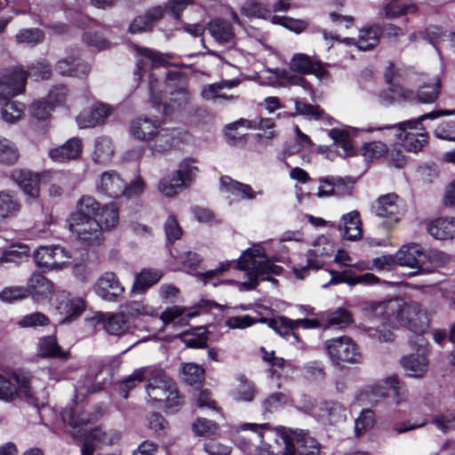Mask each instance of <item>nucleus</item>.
I'll return each instance as SVG.
<instances>
[{
    "instance_id": "7ed1b4c3",
    "label": "nucleus",
    "mask_w": 455,
    "mask_h": 455,
    "mask_svg": "<svg viewBox=\"0 0 455 455\" xmlns=\"http://www.w3.org/2000/svg\"><path fill=\"white\" fill-rule=\"evenodd\" d=\"M260 445L258 455H322L320 443L307 431L291 428H271L268 424L258 425Z\"/></svg>"
},
{
    "instance_id": "ddd939ff",
    "label": "nucleus",
    "mask_w": 455,
    "mask_h": 455,
    "mask_svg": "<svg viewBox=\"0 0 455 455\" xmlns=\"http://www.w3.org/2000/svg\"><path fill=\"white\" fill-rule=\"evenodd\" d=\"M93 291L103 300L116 302L123 296L124 287L114 272H106L98 278Z\"/></svg>"
},
{
    "instance_id": "f704fd0d",
    "label": "nucleus",
    "mask_w": 455,
    "mask_h": 455,
    "mask_svg": "<svg viewBox=\"0 0 455 455\" xmlns=\"http://www.w3.org/2000/svg\"><path fill=\"white\" fill-rule=\"evenodd\" d=\"M380 33L379 27L372 26L360 30L357 39L347 37L343 41L348 45L355 44L358 49L368 51L378 44Z\"/></svg>"
},
{
    "instance_id": "e2e57ef3",
    "label": "nucleus",
    "mask_w": 455,
    "mask_h": 455,
    "mask_svg": "<svg viewBox=\"0 0 455 455\" xmlns=\"http://www.w3.org/2000/svg\"><path fill=\"white\" fill-rule=\"evenodd\" d=\"M187 188L180 181L172 174L170 177L162 179L158 184L159 191L165 196H175L180 190Z\"/></svg>"
},
{
    "instance_id": "f03ea898",
    "label": "nucleus",
    "mask_w": 455,
    "mask_h": 455,
    "mask_svg": "<svg viewBox=\"0 0 455 455\" xmlns=\"http://www.w3.org/2000/svg\"><path fill=\"white\" fill-rule=\"evenodd\" d=\"M104 414L102 409L92 410L88 400H71L61 411L64 423L73 428L74 435L83 438L81 455H92L99 444H115L121 437L116 429L95 427L90 431L84 430L87 424L98 420Z\"/></svg>"
},
{
    "instance_id": "58836bf2",
    "label": "nucleus",
    "mask_w": 455,
    "mask_h": 455,
    "mask_svg": "<svg viewBox=\"0 0 455 455\" xmlns=\"http://www.w3.org/2000/svg\"><path fill=\"white\" fill-rule=\"evenodd\" d=\"M198 172L197 160L193 157H186L180 162L173 175L180 181V184L188 188L195 181Z\"/></svg>"
},
{
    "instance_id": "7c9ffc66",
    "label": "nucleus",
    "mask_w": 455,
    "mask_h": 455,
    "mask_svg": "<svg viewBox=\"0 0 455 455\" xmlns=\"http://www.w3.org/2000/svg\"><path fill=\"white\" fill-rule=\"evenodd\" d=\"M82 148V141L77 138H72L62 146L52 148L49 152V156L55 162H67L78 158Z\"/></svg>"
},
{
    "instance_id": "a211bd4d",
    "label": "nucleus",
    "mask_w": 455,
    "mask_h": 455,
    "mask_svg": "<svg viewBox=\"0 0 455 455\" xmlns=\"http://www.w3.org/2000/svg\"><path fill=\"white\" fill-rule=\"evenodd\" d=\"M26 290L28 297L31 296L36 301L50 299L54 291V284L48 278L38 272H35L28 278Z\"/></svg>"
},
{
    "instance_id": "423d86ee",
    "label": "nucleus",
    "mask_w": 455,
    "mask_h": 455,
    "mask_svg": "<svg viewBox=\"0 0 455 455\" xmlns=\"http://www.w3.org/2000/svg\"><path fill=\"white\" fill-rule=\"evenodd\" d=\"M371 211L388 228L396 225L404 213L403 202L395 193L380 196L371 204Z\"/></svg>"
},
{
    "instance_id": "f3484780",
    "label": "nucleus",
    "mask_w": 455,
    "mask_h": 455,
    "mask_svg": "<svg viewBox=\"0 0 455 455\" xmlns=\"http://www.w3.org/2000/svg\"><path fill=\"white\" fill-rule=\"evenodd\" d=\"M96 189L99 193L117 198L125 193V182L116 172L108 171L100 175Z\"/></svg>"
},
{
    "instance_id": "cd10ccee",
    "label": "nucleus",
    "mask_w": 455,
    "mask_h": 455,
    "mask_svg": "<svg viewBox=\"0 0 455 455\" xmlns=\"http://www.w3.org/2000/svg\"><path fill=\"white\" fill-rule=\"evenodd\" d=\"M164 85L172 95V101L177 103L179 106L186 104L188 101L189 97L185 78L180 72L168 73Z\"/></svg>"
},
{
    "instance_id": "0e129e2a",
    "label": "nucleus",
    "mask_w": 455,
    "mask_h": 455,
    "mask_svg": "<svg viewBox=\"0 0 455 455\" xmlns=\"http://www.w3.org/2000/svg\"><path fill=\"white\" fill-rule=\"evenodd\" d=\"M239 81L236 79L234 80H224L218 84H212L204 88L202 92V96L204 99L210 100H215L220 95V91L222 89L234 88L239 84Z\"/></svg>"
},
{
    "instance_id": "49530a36",
    "label": "nucleus",
    "mask_w": 455,
    "mask_h": 455,
    "mask_svg": "<svg viewBox=\"0 0 455 455\" xmlns=\"http://www.w3.org/2000/svg\"><path fill=\"white\" fill-rule=\"evenodd\" d=\"M100 211L98 202L89 196H84L81 197L77 204V210L72 214L71 220H76L78 215L79 219H93L96 218Z\"/></svg>"
},
{
    "instance_id": "774afa93",
    "label": "nucleus",
    "mask_w": 455,
    "mask_h": 455,
    "mask_svg": "<svg viewBox=\"0 0 455 455\" xmlns=\"http://www.w3.org/2000/svg\"><path fill=\"white\" fill-rule=\"evenodd\" d=\"M218 425L209 419L199 418L192 425L193 432L198 436H211L217 433Z\"/></svg>"
},
{
    "instance_id": "c03bdc74",
    "label": "nucleus",
    "mask_w": 455,
    "mask_h": 455,
    "mask_svg": "<svg viewBox=\"0 0 455 455\" xmlns=\"http://www.w3.org/2000/svg\"><path fill=\"white\" fill-rule=\"evenodd\" d=\"M161 371V373L164 377V380L161 382L155 383L154 385H151L150 383V377H147L148 384H147V390L148 392V395H150V390H159L160 392L156 395H165L166 398H178V388L176 382L170 378L163 369L158 368Z\"/></svg>"
},
{
    "instance_id": "3c124183",
    "label": "nucleus",
    "mask_w": 455,
    "mask_h": 455,
    "mask_svg": "<svg viewBox=\"0 0 455 455\" xmlns=\"http://www.w3.org/2000/svg\"><path fill=\"white\" fill-rule=\"evenodd\" d=\"M441 84L439 78H435L431 83L424 84L419 87L417 92V98L419 102L424 104L433 103L438 98Z\"/></svg>"
},
{
    "instance_id": "e433bc0d",
    "label": "nucleus",
    "mask_w": 455,
    "mask_h": 455,
    "mask_svg": "<svg viewBox=\"0 0 455 455\" xmlns=\"http://www.w3.org/2000/svg\"><path fill=\"white\" fill-rule=\"evenodd\" d=\"M258 18H271L274 24H279L291 31L300 33L307 28V22L301 20H295L286 16L271 15V11L258 4Z\"/></svg>"
},
{
    "instance_id": "f257e3e1",
    "label": "nucleus",
    "mask_w": 455,
    "mask_h": 455,
    "mask_svg": "<svg viewBox=\"0 0 455 455\" xmlns=\"http://www.w3.org/2000/svg\"><path fill=\"white\" fill-rule=\"evenodd\" d=\"M370 313L375 317L383 318L378 326H369V336L379 342H388L394 339V333L388 328L386 321L393 323L395 320L402 326L421 335L428 328L429 319L426 310L417 301L404 302L400 299H392L374 302L370 306Z\"/></svg>"
},
{
    "instance_id": "20e7f679",
    "label": "nucleus",
    "mask_w": 455,
    "mask_h": 455,
    "mask_svg": "<svg viewBox=\"0 0 455 455\" xmlns=\"http://www.w3.org/2000/svg\"><path fill=\"white\" fill-rule=\"evenodd\" d=\"M258 83L272 87H285L296 85L302 87L313 98L315 92L311 84L302 76L292 75L286 69L264 68L258 72Z\"/></svg>"
},
{
    "instance_id": "ea45409f",
    "label": "nucleus",
    "mask_w": 455,
    "mask_h": 455,
    "mask_svg": "<svg viewBox=\"0 0 455 455\" xmlns=\"http://www.w3.org/2000/svg\"><path fill=\"white\" fill-rule=\"evenodd\" d=\"M37 355L43 358H58L66 360L68 352L63 351L53 336H45L38 340Z\"/></svg>"
},
{
    "instance_id": "c756f323",
    "label": "nucleus",
    "mask_w": 455,
    "mask_h": 455,
    "mask_svg": "<svg viewBox=\"0 0 455 455\" xmlns=\"http://www.w3.org/2000/svg\"><path fill=\"white\" fill-rule=\"evenodd\" d=\"M56 308L66 318H73L80 315L84 308V302L80 298H73L66 291L57 295Z\"/></svg>"
},
{
    "instance_id": "a878e982",
    "label": "nucleus",
    "mask_w": 455,
    "mask_h": 455,
    "mask_svg": "<svg viewBox=\"0 0 455 455\" xmlns=\"http://www.w3.org/2000/svg\"><path fill=\"white\" fill-rule=\"evenodd\" d=\"M164 10L161 6H155L148 9L144 14L133 19L129 27L132 34L143 33L152 30L156 22L164 16Z\"/></svg>"
},
{
    "instance_id": "5fc2aeb1",
    "label": "nucleus",
    "mask_w": 455,
    "mask_h": 455,
    "mask_svg": "<svg viewBox=\"0 0 455 455\" xmlns=\"http://www.w3.org/2000/svg\"><path fill=\"white\" fill-rule=\"evenodd\" d=\"M25 113V105L18 101H8L2 108V118L8 124H14L22 118Z\"/></svg>"
},
{
    "instance_id": "c85d7f7f",
    "label": "nucleus",
    "mask_w": 455,
    "mask_h": 455,
    "mask_svg": "<svg viewBox=\"0 0 455 455\" xmlns=\"http://www.w3.org/2000/svg\"><path fill=\"white\" fill-rule=\"evenodd\" d=\"M159 128V120L148 117H138L131 123L132 135L139 140L147 142L151 140Z\"/></svg>"
},
{
    "instance_id": "4468645a",
    "label": "nucleus",
    "mask_w": 455,
    "mask_h": 455,
    "mask_svg": "<svg viewBox=\"0 0 455 455\" xmlns=\"http://www.w3.org/2000/svg\"><path fill=\"white\" fill-rule=\"evenodd\" d=\"M416 343L418 346L417 353L402 357L401 364L408 375L411 377H421L427 372L428 368L427 347L425 339L420 336L417 337Z\"/></svg>"
},
{
    "instance_id": "dca6fc26",
    "label": "nucleus",
    "mask_w": 455,
    "mask_h": 455,
    "mask_svg": "<svg viewBox=\"0 0 455 455\" xmlns=\"http://www.w3.org/2000/svg\"><path fill=\"white\" fill-rule=\"evenodd\" d=\"M11 179L19 186L22 192L31 199H36L40 195V177L25 169H14Z\"/></svg>"
},
{
    "instance_id": "6ab92c4d",
    "label": "nucleus",
    "mask_w": 455,
    "mask_h": 455,
    "mask_svg": "<svg viewBox=\"0 0 455 455\" xmlns=\"http://www.w3.org/2000/svg\"><path fill=\"white\" fill-rule=\"evenodd\" d=\"M260 309H264L267 311L268 314H272V310L258 305V323H266L269 328L274 330L282 337H287L291 334L296 339H298V336L294 332L295 325L292 319L283 315L278 316L277 318L263 316Z\"/></svg>"
},
{
    "instance_id": "2f4dec72",
    "label": "nucleus",
    "mask_w": 455,
    "mask_h": 455,
    "mask_svg": "<svg viewBox=\"0 0 455 455\" xmlns=\"http://www.w3.org/2000/svg\"><path fill=\"white\" fill-rule=\"evenodd\" d=\"M175 130L159 128L148 141L149 148L153 154H164L170 151L177 142Z\"/></svg>"
},
{
    "instance_id": "4c0bfd02",
    "label": "nucleus",
    "mask_w": 455,
    "mask_h": 455,
    "mask_svg": "<svg viewBox=\"0 0 455 455\" xmlns=\"http://www.w3.org/2000/svg\"><path fill=\"white\" fill-rule=\"evenodd\" d=\"M323 328L329 329L331 327H337L339 329H345L354 323L352 314L346 308L339 307L334 311L322 314Z\"/></svg>"
},
{
    "instance_id": "09e8293b",
    "label": "nucleus",
    "mask_w": 455,
    "mask_h": 455,
    "mask_svg": "<svg viewBox=\"0 0 455 455\" xmlns=\"http://www.w3.org/2000/svg\"><path fill=\"white\" fill-rule=\"evenodd\" d=\"M104 329L111 335H121L127 330V322L124 314H108L103 318Z\"/></svg>"
},
{
    "instance_id": "4be33fe9",
    "label": "nucleus",
    "mask_w": 455,
    "mask_h": 455,
    "mask_svg": "<svg viewBox=\"0 0 455 455\" xmlns=\"http://www.w3.org/2000/svg\"><path fill=\"white\" fill-rule=\"evenodd\" d=\"M235 267L246 272L249 281L240 283L241 289L249 291L256 287V249L248 248L238 259Z\"/></svg>"
},
{
    "instance_id": "de8ad7c7",
    "label": "nucleus",
    "mask_w": 455,
    "mask_h": 455,
    "mask_svg": "<svg viewBox=\"0 0 455 455\" xmlns=\"http://www.w3.org/2000/svg\"><path fill=\"white\" fill-rule=\"evenodd\" d=\"M29 254V248L26 244H14L5 250L0 257V265L13 263L18 265L27 259Z\"/></svg>"
},
{
    "instance_id": "39448f33",
    "label": "nucleus",
    "mask_w": 455,
    "mask_h": 455,
    "mask_svg": "<svg viewBox=\"0 0 455 455\" xmlns=\"http://www.w3.org/2000/svg\"><path fill=\"white\" fill-rule=\"evenodd\" d=\"M31 378L23 371H14L10 377L0 373V398H30L34 395Z\"/></svg>"
},
{
    "instance_id": "0eeeda50",
    "label": "nucleus",
    "mask_w": 455,
    "mask_h": 455,
    "mask_svg": "<svg viewBox=\"0 0 455 455\" xmlns=\"http://www.w3.org/2000/svg\"><path fill=\"white\" fill-rule=\"evenodd\" d=\"M324 347L335 364L359 363L362 361V355L356 343L348 336L328 339L324 342Z\"/></svg>"
},
{
    "instance_id": "052dcab7",
    "label": "nucleus",
    "mask_w": 455,
    "mask_h": 455,
    "mask_svg": "<svg viewBox=\"0 0 455 455\" xmlns=\"http://www.w3.org/2000/svg\"><path fill=\"white\" fill-rule=\"evenodd\" d=\"M320 410L321 411L317 415L321 418H327L331 422L336 421L344 416L343 407L334 400H324Z\"/></svg>"
},
{
    "instance_id": "13d9d810",
    "label": "nucleus",
    "mask_w": 455,
    "mask_h": 455,
    "mask_svg": "<svg viewBox=\"0 0 455 455\" xmlns=\"http://www.w3.org/2000/svg\"><path fill=\"white\" fill-rule=\"evenodd\" d=\"M44 37V32L37 28L21 29L15 36L18 44L31 47L41 43Z\"/></svg>"
},
{
    "instance_id": "473e14b6",
    "label": "nucleus",
    "mask_w": 455,
    "mask_h": 455,
    "mask_svg": "<svg viewBox=\"0 0 455 455\" xmlns=\"http://www.w3.org/2000/svg\"><path fill=\"white\" fill-rule=\"evenodd\" d=\"M55 69L61 76L82 77L88 75L90 67L80 59L70 56L59 60Z\"/></svg>"
},
{
    "instance_id": "1a4fd4ad",
    "label": "nucleus",
    "mask_w": 455,
    "mask_h": 455,
    "mask_svg": "<svg viewBox=\"0 0 455 455\" xmlns=\"http://www.w3.org/2000/svg\"><path fill=\"white\" fill-rule=\"evenodd\" d=\"M71 258L69 251L60 245H44L34 252L36 264L47 270L65 267Z\"/></svg>"
},
{
    "instance_id": "c9c22d12",
    "label": "nucleus",
    "mask_w": 455,
    "mask_h": 455,
    "mask_svg": "<svg viewBox=\"0 0 455 455\" xmlns=\"http://www.w3.org/2000/svg\"><path fill=\"white\" fill-rule=\"evenodd\" d=\"M428 233L438 240H451L455 237V218H438L428 224Z\"/></svg>"
},
{
    "instance_id": "680f3d73",
    "label": "nucleus",
    "mask_w": 455,
    "mask_h": 455,
    "mask_svg": "<svg viewBox=\"0 0 455 455\" xmlns=\"http://www.w3.org/2000/svg\"><path fill=\"white\" fill-rule=\"evenodd\" d=\"M250 430L251 433L256 432V425L252 423H245L240 427L231 428V435L235 443L243 451L246 452L251 445L247 436L241 434L242 431Z\"/></svg>"
},
{
    "instance_id": "a18cd8bd",
    "label": "nucleus",
    "mask_w": 455,
    "mask_h": 455,
    "mask_svg": "<svg viewBox=\"0 0 455 455\" xmlns=\"http://www.w3.org/2000/svg\"><path fill=\"white\" fill-rule=\"evenodd\" d=\"M20 211V204L10 193L0 191V220L12 219Z\"/></svg>"
},
{
    "instance_id": "37998d69",
    "label": "nucleus",
    "mask_w": 455,
    "mask_h": 455,
    "mask_svg": "<svg viewBox=\"0 0 455 455\" xmlns=\"http://www.w3.org/2000/svg\"><path fill=\"white\" fill-rule=\"evenodd\" d=\"M418 12V6L414 3L401 4L397 1L384 4L379 9V15L386 19H395L399 16L415 13Z\"/></svg>"
},
{
    "instance_id": "9b49d317",
    "label": "nucleus",
    "mask_w": 455,
    "mask_h": 455,
    "mask_svg": "<svg viewBox=\"0 0 455 455\" xmlns=\"http://www.w3.org/2000/svg\"><path fill=\"white\" fill-rule=\"evenodd\" d=\"M407 395V390L403 382L395 376L387 378L385 380L365 386L359 395L363 397H399Z\"/></svg>"
},
{
    "instance_id": "f8f14e48",
    "label": "nucleus",
    "mask_w": 455,
    "mask_h": 455,
    "mask_svg": "<svg viewBox=\"0 0 455 455\" xmlns=\"http://www.w3.org/2000/svg\"><path fill=\"white\" fill-rule=\"evenodd\" d=\"M28 73L20 68L4 71L0 75V98L7 99L21 93L26 85Z\"/></svg>"
},
{
    "instance_id": "338daca9",
    "label": "nucleus",
    "mask_w": 455,
    "mask_h": 455,
    "mask_svg": "<svg viewBox=\"0 0 455 455\" xmlns=\"http://www.w3.org/2000/svg\"><path fill=\"white\" fill-rule=\"evenodd\" d=\"M50 323V319L41 312H35L22 316L18 321V325L21 328H35L37 326H45Z\"/></svg>"
},
{
    "instance_id": "8fccbe9b",
    "label": "nucleus",
    "mask_w": 455,
    "mask_h": 455,
    "mask_svg": "<svg viewBox=\"0 0 455 455\" xmlns=\"http://www.w3.org/2000/svg\"><path fill=\"white\" fill-rule=\"evenodd\" d=\"M96 220H99L103 230L115 228L119 221V214L116 206L114 204H110L100 208L96 216Z\"/></svg>"
},
{
    "instance_id": "412c9836",
    "label": "nucleus",
    "mask_w": 455,
    "mask_h": 455,
    "mask_svg": "<svg viewBox=\"0 0 455 455\" xmlns=\"http://www.w3.org/2000/svg\"><path fill=\"white\" fill-rule=\"evenodd\" d=\"M109 114L110 108L108 106L98 103L82 111L76 117V123L81 129L93 128L103 124Z\"/></svg>"
},
{
    "instance_id": "72a5a7b5",
    "label": "nucleus",
    "mask_w": 455,
    "mask_h": 455,
    "mask_svg": "<svg viewBox=\"0 0 455 455\" xmlns=\"http://www.w3.org/2000/svg\"><path fill=\"white\" fill-rule=\"evenodd\" d=\"M220 189L223 193L230 194L237 199H252L253 189L244 183L238 182L229 176H221L220 179Z\"/></svg>"
},
{
    "instance_id": "9d476101",
    "label": "nucleus",
    "mask_w": 455,
    "mask_h": 455,
    "mask_svg": "<svg viewBox=\"0 0 455 455\" xmlns=\"http://www.w3.org/2000/svg\"><path fill=\"white\" fill-rule=\"evenodd\" d=\"M71 220L69 228L77 238L89 245H99L103 240V228L96 218Z\"/></svg>"
},
{
    "instance_id": "bb28decb",
    "label": "nucleus",
    "mask_w": 455,
    "mask_h": 455,
    "mask_svg": "<svg viewBox=\"0 0 455 455\" xmlns=\"http://www.w3.org/2000/svg\"><path fill=\"white\" fill-rule=\"evenodd\" d=\"M385 129H395L397 131L396 137L402 140V146L407 151L417 153L427 143L426 132H416V130L410 129L401 132L398 124L386 126Z\"/></svg>"
},
{
    "instance_id": "4d7b16f0",
    "label": "nucleus",
    "mask_w": 455,
    "mask_h": 455,
    "mask_svg": "<svg viewBox=\"0 0 455 455\" xmlns=\"http://www.w3.org/2000/svg\"><path fill=\"white\" fill-rule=\"evenodd\" d=\"M296 115L303 116L309 120H318L324 117V110L318 105L308 104L300 100H294Z\"/></svg>"
},
{
    "instance_id": "bf43d9fd",
    "label": "nucleus",
    "mask_w": 455,
    "mask_h": 455,
    "mask_svg": "<svg viewBox=\"0 0 455 455\" xmlns=\"http://www.w3.org/2000/svg\"><path fill=\"white\" fill-rule=\"evenodd\" d=\"M182 379L192 385L200 383L204 378V369L194 363H185L181 365Z\"/></svg>"
},
{
    "instance_id": "5701e85b",
    "label": "nucleus",
    "mask_w": 455,
    "mask_h": 455,
    "mask_svg": "<svg viewBox=\"0 0 455 455\" xmlns=\"http://www.w3.org/2000/svg\"><path fill=\"white\" fill-rule=\"evenodd\" d=\"M147 377H150V383L161 382L164 380V375L156 366H147L135 369L123 382V390L129 391L141 383Z\"/></svg>"
},
{
    "instance_id": "6e6d98bb",
    "label": "nucleus",
    "mask_w": 455,
    "mask_h": 455,
    "mask_svg": "<svg viewBox=\"0 0 455 455\" xmlns=\"http://www.w3.org/2000/svg\"><path fill=\"white\" fill-rule=\"evenodd\" d=\"M455 115V109L453 110H436L432 111L427 114H424L420 116L416 120H409L405 122H402L398 124V128L401 130V132H405L407 129L410 130H418L419 127L421 125V122L426 119H435L443 116H451Z\"/></svg>"
},
{
    "instance_id": "2eb2a0df",
    "label": "nucleus",
    "mask_w": 455,
    "mask_h": 455,
    "mask_svg": "<svg viewBox=\"0 0 455 455\" xmlns=\"http://www.w3.org/2000/svg\"><path fill=\"white\" fill-rule=\"evenodd\" d=\"M427 259L422 246L416 243L403 244L396 251V261L399 266L420 269Z\"/></svg>"
},
{
    "instance_id": "864d4df0",
    "label": "nucleus",
    "mask_w": 455,
    "mask_h": 455,
    "mask_svg": "<svg viewBox=\"0 0 455 455\" xmlns=\"http://www.w3.org/2000/svg\"><path fill=\"white\" fill-rule=\"evenodd\" d=\"M343 275L344 283L348 285L364 284L373 285L379 283V278L371 273H365L363 275H355L352 270L346 269L341 271Z\"/></svg>"
},
{
    "instance_id": "79ce46f5",
    "label": "nucleus",
    "mask_w": 455,
    "mask_h": 455,
    "mask_svg": "<svg viewBox=\"0 0 455 455\" xmlns=\"http://www.w3.org/2000/svg\"><path fill=\"white\" fill-rule=\"evenodd\" d=\"M208 30L211 36L220 44L228 43L235 36L232 25L225 20H212L208 24Z\"/></svg>"
},
{
    "instance_id": "6e6552de",
    "label": "nucleus",
    "mask_w": 455,
    "mask_h": 455,
    "mask_svg": "<svg viewBox=\"0 0 455 455\" xmlns=\"http://www.w3.org/2000/svg\"><path fill=\"white\" fill-rule=\"evenodd\" d=\"M334 243L326 236H319L307 251V265L293 267V273L299 279H304L309 269H320L323 266V259L330 257L334 252Z\"/></svg>"
},
{
    "instance_id": "a19ab883",
    "label": "nucleus",
    "mask_w": 455,
    "mask_h": 455,
    "mask_svg": "<svg viewBox=\"0 0 455 455\" xmlns=\"http://www.w3.org/2000/svg\"><path fill=\"white\" fill-rule=\"evenodd\" d=\"M163 272L156 268H143L135 276L132 285V291L136 293H143L149 287L153 286L160 281Z\"/></svg>"
},
{
    "instance_id": "b1692460",
    "label": "nucleus",
    "mask_w": 455,
    "mask_h": 455,
    "mask_svg": "<svg viewBox=\"0 0 455 455\" xmlns=\"http://www.w3.org/2000/svg\"><path fill=\"white\" fill-rule=\"evenodd\" d=\"M283 272V267L273 262L272 259H267L265 250L258 244V283L261 281H267L275 286L277 280L275 275H279Z\"/></svg>"
},
{
    "instance_id": "69168bd1",
    "label": "nucleus",
    "mask_w": 455,
    "mask_h": 455,
    "mask_svg": "<svg viewBox=\"0 0 455 455\" xmlns=\"http://www.w3.org/2000/svg\"><path fill=\"white\" fill-rule=\"evenodd\" d=\"M374 425V413L371 410H363L355 421V433L356 436L363 435Z\"/></svg>"
},
{
    "instance_id": "aec40b11",
    "label": "nucleus",
    "mask_w": 455,
    "mask_h": 455,
    "mask_svg": "<svg viewBox=\"0 0 455 455\" xmlns=\"http://www.w3.org/2000/svg\"><path fill=\"white\" fill-rule=\"evenodd\" d=\"M290 68L299 74H313L319 79H323L328 75L327 70L321 62H314L305 53L294 54L290 62Z\"/></svg>"
},
{
    "instance_id": "393cba45",
    "label": "nucleus",
    "mask_w": 455,
    "mask_h": 455,
    "mask_svg": "<svg viewBox=\"0 0 455 455\" xmlns=\"http://www.w3.org/2000/svg\"><path fill=\"white\" fill-rule=\"evenodd\" d=\"M362 220L357 211H351L341 217L339 230L347 241H358L363 236Z\"/></svg>"
},
{
    "instance_id": "603ef678",
    "label": "nucleus",
    "mask_w": 455,
    "mask_h": 455,
    "mask_svg": "<svg viewBox=\"0 0 455 455\" xmlns=\"http://www.w3.org/2000/svg\"><path fill=\"white\" fill-rule=\"evenodd\" d=\"M19 156V150L15 143L6 138H0V163L12 165L18 161Z\"/></svg>"
}]
</instances>
